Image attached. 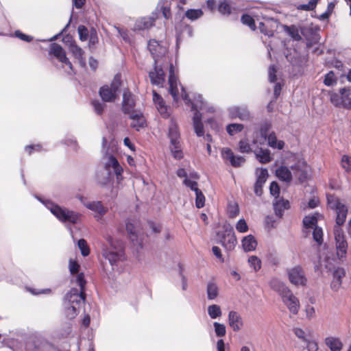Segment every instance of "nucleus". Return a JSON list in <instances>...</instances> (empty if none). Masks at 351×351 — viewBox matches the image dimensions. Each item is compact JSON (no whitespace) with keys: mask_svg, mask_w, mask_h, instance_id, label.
Returning a JSON list of instances; mask_svg holds the SVG:
<instances>
[{"mask_svg":"<svg viewBox=\"0 0 351 351\" xmlns=\"http://www.w3.org/2000/svg\"><path fill=\"white\" fill-rule=\"evenodd\" d=\"M153 101L159 112L164 117L167 116V107L165 105L163 99L155 90H153Z\"/></svg>","mask_w":351,"mask_h":351,"instance_id":"obj_27","label":"nucleus"},{"mask_svg":"<svg viewBox=\"0 0 351 351\" xmlns=\"http://www.w3.org/2000/svg\"><path fill=\"white\" fill-rule=\"evenodd\" d=\"M79 38L82 41L86 40L88 37V29L84 25H80L77 28Z\"/></svg>","mask_w":351,"mask_h":351,"instance_id":"obj_55","label":"nucleus"},{"mask_svg":"<svg viewBox=\"0 0 351 351\" xmlns=\"http://www.w3.org/2000/svg\"><path fill=\"white\" fill-rule=\"evenodd\" d=\"M326 345L329 348L330 351H341L343 343L337 337H328L325 339Z\"/></svg>","mask_w":351,"mask_h":351,"instance_id":"obj_30","label":"nucleus"},{"mask_svg":"<svg viewBox=\"0 0 351 351\" xmlns=\"http://www.w3.org/2000/svg\"><path fill=\"white\" fill-rule=\"evenodd\" d=\"M317 219L315 216H306L303 219V224L306 228H314L317 224Z\"/></svg>","mask_w":351,"mask_h":351,"instance_id":"obj_47","label":"nucleus"},{"mask_svg":"<svg viewBox=\"0 0 351 351\" xmlns=\"http://www.w3.org/2000/svg\"><path fill=\"white\" fill-rule=\"evenodd\" d=\"M213 326L215 328V332L217 337H221L225 336L226 330L224 324L218 322H214Z\"/></svg>","mask_w":351,"mask_h":351,"instance_id":"obj_53","label":"nucleus"},{"mask_svg":"<svg viewBox=\"0 0 351 351\" xmlns=\"http://www.w3.org/2000/svg\"><path fill=\"white\" fill-rule=\"evenodd\" d=\"M92 105L94 108L95 112L99 115L102 114L104 109L106 107V105L104 103L100 102L98 100L93 101Z\"/></svg>","mask_w":351,"mask_h":351,"instance_id":"obj_57","label":"nucleus"},{"mask_svg":"<svg viewBox=\"0 0 351 351\" xmlns=\"http://www.w3.org/2000/svg\"><path fill=\"white\" fill-rule=\"evenodd\" d=\"M285 32L292 38L295 41H300L302 40L301 34L304 35L303 28L299 29L295 25H284Z\"/></svg>","mask_w":351,"mask_h":351,"instance_id":"obj_26","label":"nucleus"},{"mask_svg":"<svg viewBox=\"0 0 351 351\" xmlns=\"http://www.w3.org/2000/svg\"><path fill=\"white\" fill-rule=\"evenodd\" d=\"M275 214L278 217H282L285 210L290 207L289 202L283 198L276 199L273 203Z\"/></svg>","mask_w":351,"mask_h":351,"instance_id":"obj_24","label":"nucleus"},{"mask_svg":"<svg viewBox=\"0 0 351 351\" xmlns=\"http://www.w3.org/2000/svg\"><path fill=\"white\" fill-rule=\"evenodd\" d=\"M276 69L275 68V66L271 65L269 67V70H268L269 80L270 82L273 83L276 81L277 77H276Z\"/></svg>","mask_w":351,"mask_h":351,"instance_id":"obj_63","label":"nucleus"},{"mask_svg":"<svg viewBox=\"0 0 351 351\" xmlns=\"http://www.w3.org/2000/svg\"><path fill=\"white\" fill-rule=\"evenodd\" d=\"M248 263L254 271H258L261 268V261L256 256H250L248 258Z\"/></svg>","mask_w":351,"mask_h":351,"instance_id":"obj_46","label":"nucleus"},{"mask_svg":"<svg viewBox=\"0 0 351 351\" xmlns=\"http://www.w3.org/2000/svg\"><path fill=\"white\" fill-rule=\"evenodd\" d=\"M79 199L87 208L95 212V217L98 219H101L108 211V208L100 201L88 202L82 196H80Z\"/></svg>","mask_w":351,"mask_h":351,"instance_id":"obj_10","label":"nucleus"},{"mask_svg":"<svg viewBox=\"0 0 351 351\" xmlns=\"http://www.w3.org/2000/svg\"><path fill=\"white\" fill-rule=\"evenodd\" d=\"M236 229L239 232H245L248 230V226L245 222V221L243 219H239L237 223L236 224Z\"/></svg>","mask_w":351,"mask_h":351,"instance_id":"obj_61","label":"nucleus"},{"mask_svg":"<svg viewBox=\"0 0 351 351\" xmlns=\"http://www.w3.org/2000/svg\"><path fill=\"white\" fill-rule=\"evenodd\" d=\"M269 191L271 195L274 196L276 199H278L280 193V187L277 182H272L269 186Z\"/></svg>","mask_w":351,"mask_h":351,"instance_id":"obj_59","label":"nucleus"},{"mask_svg":"<svg viewBox=\"0 0 351 351\" xmlns=\"http://www.w3.org/2000/svg\"><path fill=\"white\" fill-rule=\"evenodd\" d=\"M276 176L285 182H290L292 179V175L290 170L287 167H280L276 171Z\"/></svg>","mask_w":351,"mask_h":351,"instance_id":"obj_35","label":"nucleus"},{"mask_svg":"<svg viewBox=\"0 0 351 351\" xmlns=\"http://www.w3.org/2000/svg\"><path fill=\"white\" fill-rule=\"evenodd\" d=\"M229 217L231 218L236 217L239 213V206L237 204H229L228 209Z\"/></svg>","mask_w":351,"mask_h":351,"instance_id":"obj_58","label":"nucleus"},{"mask_svg":"<svg viewBox=\"0 0 351 351\" xmlns=\"http://www.w3.org/2000/svg\"><path fill=\"white\" fill-rule=\"evenodd\" d=\"M208 314L211 319H217L222 315L221 308L217 304H212L208 307Z\"/></svg>","mask_w":351,"mask_h":351,"instance_id":"obj_42","label":"nucleus"},{"mask_svg":"<svg viewBox=\"0 0 351 351\" xmlns=\"http://www.w3.org/2000/svg\"><path fill=\"white\" fill-rule=\"evenodd\" d=\"M229 117L231 119H239L241 121H250L253 116L246 106H234L228 108Z\"/></svg>","mask_w":351,"mask_h":351,"instance_id":"obj_9","label":"nucleus"},{"mask_svg":"<svg viewBox=\"0 0 351 351\" xmlns=\"http://www.w3.org/2000/svg\"><path fill=\"white\" fill-rule=\"evenodd\" d=\"M107 241L108 246L103 248L102 255L106 259L108 260L112 269H114V266L125 260L123 245L121 241L111 237H108Z\"/></svg>","mask_w":351,"mask_h":351,"instance_id":"obj_1","label":"nucleus"},{"mask_svg":"<svg viewBox=\"0 0 351 351\" xmlns=\"http://www.w3.org/2000/svg\"><path fill=\"white\" fill-rule=\"evenodd\" d=\"M206 293L208 300H215L219 295V288L216 283L213 282H209L207 284Z\"/></svg>","mask_w":351,"mask_h":351,"instance_id":"obj_37","label":"nucleus"},{"mask_svg":"<svg viewBox=\"0 0 351 351\" xmlns=\"http://www.w3.org/2000/svg\"><path fill=\"white\" fill-rule=\"evenodd\" d=\"M75 282L80 287V289L72 288L69 293L65 295L64 303L71 305H75L80 307L82 304L85 302L84 289L86 280L83 273L77 274L75 276Z\"/></svg>","mask_w":351,"mask_h":351,"instance_id":"obj_2","label":"nucleus"},{"mask_svg":"<svg viewBox=\"0 0 351 351\" xmlns=\"http://www.w3.org/2000/svg\"><path fill=\"white\" fill-rule=\"evenodd\" d=\"M268 145L274 149H282L284 147L285 143L282 141H278L276 134L272 132L267 136Z\"/></svg>","mask_w":351,"mask_h":351,"instance_id":"obj_34","label":"nucleus"},{"mask_svg":"<svg viewBox=\"0 0 351 351\" xmlns=\"http://www.w3.org/2000/svg\"><path fill=\"white\" fill-rule=\"evenodd\" d=\"M64 308H65V314L66 316L71 319L75 317V316L79 313V308L80 307L75 306V305H69L64 302Z\"/></svg>","mask_w":351,"mask_h":351,"instance_id":"obj_41","label":"nucleus"},{"mask_svg":"<svg viewBox=\"0 0 351 351\" xmlns=\"http://www.w3.org/2000/svg\"><path fill=\"white\" fill-rule=\"evenodd\" d=\"M46 207L60 221L62 222H70L75 224L80 219L81 215L77 212L69 210L62 208L51 202L46 203Z\"/></svg>","mask_w":351,"mask_h":351,"instance_id":"obj_3","label":"nucleus"},{"mask_svg":"<svg viewBox=\"0 0 351 351\" xmlns=\"http://www.w3.org/2000/svg\"><path fill=\"white\" fill-rule=\"evenodd\" d=\"M49 53L53 54L60 62L67 65L70 69H73L71 62L67 58L64 50L60 45L55 43H52L50 45Z\"/></svg>","mask_w":351,"mask_h":351,"instance_id":"obj_18","label":"nucleus"},{"mask_svg":"<svg viewBox=\"0 0 351 351\" xmlns=\"http://www.w3.org/2000/svg\"><path fill=\"white\" fill-rule=\"evenodd\" d=\"M97 182L101 186H106L108 185L110 182V173H106V175L104 176H99L97 177Z\"/></svg>","mask_w":351,"mask_h":351,"instance_id":"obj_62","label":"nucleus"},{"mask_svg":"<svg viewBox=\"0 0 351 351\" xmlns=\"http://www.w3.org/2000/svg\"><path fill=\"white\" fill-rule=\"evenodd\" d=\"M105 169L108 171L107 173H110V174L111 170H112L113 172L116 174L118 180L120 179V177H121L123 168L113 156L110 155L106 158V160L105 162Z\"/></svg>","mask_w":351,"mask_h":351,"instance_id":"obj_19","label":"nucleus"},{"mask_svg":"<svg viewBox=\"0 0 351 351\" xmlns=\"http://www.w3.org/2000/svg\"><path fill=\"white\" fill-rule=\"evenodd\" d=\"M244 128L243 124L241 123H230L226 126V131L230 136H233L240 132Z\"/></svg>","mask_w":351,"mask_h":351,"instance_id":"obj_43","label":"nucleus"},{"mask_svg":"<svg viewBox=\"0 0 351 351\" xmlns=\"http://www.w3.org/2000/svg\"><path fill=\"white\" fill-rule=\"evenodd\" d=\"M132 119L131 127L136 130L139 131L140 129L144 128L146 125V120L141 111L134 112L130 114Z\"/></svg>","mask_w":351,"mask_h":351,"instance_id":"obj_22","label":"nucleus"},{"mask_svg":"<svg viewBox=\"0 0 351 351\" xmlns=\"http://www.w3.org/2000/svg\"><path fill=\"white\" fill-rule=\"evenodd\" d=\"M147 48L154 57V60L156 57L165 51V49L162 48L158 42L156 40H150L147 44Z\"/></svg>","mask_w":351,"mask_h":351,"instance_id":"obj_28","label":"nucleus"},{"mask_svg":"<svg viewBox=\"0 0 351 351\" xmlns=\"http://www.w3.org/2000/svg\"><path fill=\"white\" fill-rule=\"evenodd\" d=\"M182 97L185 101L186 104H191V108L192 110L195 111L193 121L194 123H201L202 122V114L197 110V108L203 109L204 108V101L202 95H198V96L195 99V103H192L191 99L189 97L188 94L186 93L184 87H182Z\"/></svg>","mask_w":351,"mask_h":351,"instance_id":"obj_7","label":"nucleus"},{"mask_svg":"<svg viewBox=\"0 0 351 351\" xmlns=\"http://www.w3.org/2000/svg\"><path fill=\"white\" fill-rule=\"evenodd\" d=\"M345 276V271L342 268H338L333 272V280H337V286L341 284V278Z\"/></svg>","mask_w":351,"mask_h":351,"instance_id":"obj_54","label":"nucleus"},{"mask_svg":"<svg viewBox=\"0 0 351 351\" xmlns=\"http://www.w3.org/2000/svg\"><path fill=\"white\" fill-rule=\"evenodd\" d=\"M328 203L332 208L335 209L336 211L337 217L335 226L341 227V226L344 223L346 219L348 213L347 207L339 199L335 200V202L332 203L328 199Z\"/></svg>","mask_w":351,"mask_h":351,"instance_id":"obj_11","label":"nucleus"},{"mask_svg":"<svg viewBox=\"0 0 351 351\" xmlns=\"http://www.w3.org/2000/svg\"><path fill=\"white\" fill-rule=\"evenodd\" d=\"M178 77L176 74V69L172 63L169 65V93L173 97L175 101L178 99Z\"/></svg>","mask_w":351,"mask_h":351,"instance_id":"obj_17","label":"nucleus"},{"mask_svg":"<svg viewBox=\"0 0 351 351\" xmlns=\"http://www.w3.org/2000/svg\"><path fill=\"white\" fill-rule=\"evenodd\" d=\"M341 165L343 169L347 171H351V157L346 155L343 156L341 159Z\"/></svg>","mask_w":351,"mask_h":351,"instance_id":"obj_60","label":"nucleus"},{"mask_svg":"<svg viewBox=\"0 0 351 351\" xmlns=\"http://www.w3.org/2000/svg\"><path fill=\"white\" fill-rule=\"evenodd\" d=\"M170 149L173 156L176 159H180L183 157L181 145L180 142L171 143Z\"/></svg>","mask_w":351,"mask_h":351,"instance_id":"obj_44","label":"nucleus"},{"mask_svg":"<svg viewBox=\"0 0 351 351\" xmlns=\"http://www.w3.org/2000/svg\"><path fill=\"white\" fill-rule=\"evenodd\" d=\"M154 20L152 18H142L136 21L134 29L143 30L149 29L154 25Z\"/></svg>","mask_w":351,"mask_h":351,"instance_id":"obj_33","label":"nucleus"},{"mask_svg":"<svg viewBox=\"0 0 351 351\" xmlns=\"http://www.w3.org/2000/svg\"><path fill=\"white\" fill-rule=\"evenodd\" d=\"M324 83L327 86H331L337 83V79L333 71H329L326 75Z\"/></svg>","mask_w":351,"mask_h":351,"instance_id":"obj_52","label":"nucleus"},{"mask_svg":"<svg viewBox=\"0 0 351 351\" xmlns=\"http://www.w3.org/2000/svg\"><path fill=\"white\" fill-rule=\"evenodd\" d=\"M136 100L134 95L128 89L124 90L122 101V110L123 113L131 114L138 110H134Z\"/></svg>","mask_w":351,"mask_h":351,"instance_id":"obj_12","label":"nucleus"},{"mask_svg":"<svg viewBox=\"0 0 351 351\" xmlns=\"http://www.w3.org/2000/svg\"><path fill=\"white\" fill-rule=\"evenodd\" d=\"M169 137L171 143H176L180 142V133L178 131V125L172 122L169 128Z\"/></svg>","mask_w":351,"mask_h":351,"instance_id":"obj_39","label":"nucleus"},{"mask_svg":"<svg viewBox=\"0 0 351 351\" xmlns=\"http://www.w3.org/2000/svg\"><path fill=\"white\" fill-rule=\"evenodd\" d=\"M287 275L290 282L294 285L304 286L306 284L307 279L304 271L300 266L288 269Z\"/></svg>","mask_w":351,"mask_h":351,"instance_id":"obj_8","label":"nucleus"},{"mask_svg":"<svg viewBox=\"0 0 351 351\" xmlns=\"http://www.w3.org/2000/svg\"><path fill=\"white\" fill-rule=\"evenodd\" d=\"M151 83L156 86H162L165 81V74L161 66L157 65V60L154 61V70L149 72Z\"/></svg>","mask_w":351,"mask_h":351,"instance_id":"obj_16","label":"nucleus"},{"mask_svg":"<svg viewBox=\"0 0 351 351\" xmlns=\"http://www.w3.org/2000/svg\"><path fill=\"white\" fill-rule=\"evenodd\" d=\"M268 177L267 169H261L256 178L254 184V193L257 196H261L263 193V186L265 183Z\"/></svg>","mask_w":351,"mask_h":351,"instance_id":"obj_21","label":"nucleus"},{"mask_svg":"<svg viewBox=\"0 0 351 351\" xmlns=\"http://www.w3.org/2000/svg\"><path fill=\"white\" fill-rule=\"evenodd\" d=\"M257 160L263 164L268 163L271 160L270 151L267 149L259 148L254 152Z\"/></svg>","mask_w":351,"mask_h":351,"instance_id":"obj_32","label":"nucleus"},{"mask_svg":"<svg viewBox=\"0 0 351 351\" xmlns=\"http://www.w3.org/2000/svg\"><path fill=\"white\" fill-rule=\"evenodd\" d=\"M271 127V125L269 121L262 123L259 130L256 132L253 136L252 143L254 145H264Z\"/></svg>","mask_w":351,"mask_h":351,"instance_id":"obj_15","label":"nucleus"},{"mask_svg":"<svg viewBox=\"0 0 351 351\" xmlns=\"http://www.w3.org/2000/svg\"><path fill=\"white\" fill-rule=\"evenodd\" d=\"M313 237L314 241H316L318 245H321L323 242L322 229L321 228L315 226L313 228Z\"/></svg>","mask_w":351,"mask_h":351,"instance_id":"obj_48","label":"nucleus"},{"mask_svg":"<svg viewBox=\"0 0 351 351\" xmlns=\"http://www.w3.org/2000/svg\"><path fill=\"white\" fill-rule=\"evenodd\" d=\"M239 151L242 153H249L251 152L250 145L247 139H243L239 141Z\"/></svg>","mask_w":351,"mask_h":351,"instance_id":"obj_56","label":"nucleus"},{"mask_svg":"<svg viewBox=\"0 0 351 351\" xmlns=\"http://www.w3.org/2000/svg\"><path fill=\"white\" fill-rule=\"evenodd\" d=\"M193 128H194L196 134L198 136H204V125L202 122L201 123H194Z\"/></svg>","mask_w":351,"mask_h":351,"instance_id":"obj_64","label":"nucleus"},{"mask_svg":"<svg viewBox=\"0 0 351 351\" xmlns=\"http://www.w3.org/2000/svg\"><path fill=\"white\" fill-rule=\"evenodd\" d=\"M78 247L81 251V254L83 256H86L90 253V250L88 246L87 242L85 239H81L77 242Z\"/></svg>","mask_w":351,"mask_h":351,"instance_id":"obj_50","label":"nucleus"},{"mask_svg":"<svg viewBox=\"0 0 351 351\" xmlns=\"http://www.w3.org/2000/svg\"><path fill=\"white\" fill-rule=\"evenodd\" d=\"M269 286L274 291L277 292L281 298L290 290L284 282L277 278L271 280Z\"/></svg>","mask_w":351,"mask_h":351,"instance_id":"obj_25","label":"nucleus"},{"mask_svg":"<svg viewBox=\"0 0 351 351\" xmlns=\"http://www.w3.org/2000/svg\"><path fill=\"white\" fill-rule=\"evenodd\" d=\"M204 14L201 9H189L186 11L184 16L191 21H195L201 18Z\"/></svg>","mask_w":351,"mask_h":351,"instance_id":"obj_40","label":"nucleus"},{"mask_svg":"<svg viewBox=\"0 0 351 351\" xmlns=\"http://www.w3.org/2000/svg\"><path fill=\"white\" fill-rule=\"evenodd\" d=\"M282 302L288 308L289 311L293 315H297L300 309V301L292 291L289 290L282 298Z\"/></svg>","mask_w":351,"mask_h":351,"instance_id":"obj_13","label":"nucleus"},{"mask_svg":"<svg viewBox=\"0 0 351 351\" xmlns=\"http://www.w3.org/2000/svg\"><path fill=\"white\" fill-rule=\"evenodd\" d=\"M228 322L234 331H239L243 325L241 317L237 312L234 311L229 312Z\"/></svg>","mask_w":351,"mask_h":351,"instance_id":"obj_23","label":"nucleus"},{"mask_svg":"<svg viewBox=\"0 0 351 351\" xmlns=\"http://www.w3.org/2000/svg\"><path fill=\"white\" fill-rule=\"evenodd\" d=\"M70 52L73 54V56L78 60L81 66L84 67L86 66V60L84 58V51L76 43L71 47H69Z\"/></svg>","mask_w":351,"mask_h":351,"instance_id":"obj_31","label":"nucleus"},{"mask_svg":"<svg viewBox=\"0 0 351 351\" xmlns=\"http://www.w3.org/2000/svg\"><path fill=\"white\" fill-rule=\"evenodd\" d=\"M195 193V206L197 208H200L204 206L205 197L201 190L196 189Z\"/></svg>","mask_w":351,"mask_h":351,"instance_id":"obj_49","label":"nucleus"},{"mask_svg":"<svg viewBox=\"0 0 351 351\" xmlns=\"http://www.w3.org/2000/svg\"><path fill=\"white\" fill-rule=\"evenodd\" d=\"M276 23L277 21L274 20V19L267 18L265 19V23H259L260 31L265 35L268 36L269 37L273 36L274 29L275 27H277Z\"/></svg>","mask_w":351,"mask_h":351,"instance_id":"obj_20","label":"nucleus"},{"mask_svg":"<svg viewBox=\"0 0 351 351\" xmlns=\"http://www.w3.org/2000/svg\"><path fill=\"white\" fill-rule=\"evenodd\" d=\"M232 8L230 3L226 0L221 1L218 7L219 12L222 14L226 15H229L232 13Z\"/></svg>","mask_w":351,"mask_h":351,"instance_id":"obj_45","label":"nucleus"},{"mask_svg":"<svg viewBox=\"0 0 351 351\" xmlns=\"http://www.w3.org/2000/svg\"><path fill=\"white\" fill-rule=\"evenodd\" d=\"M121 86V76L117 74L110 85H104L99 89V95L104 102L114 101Z\"/></svg>","mask_w":351,"mask_h":351,"instance_id":"obj_4","label":"nucleus"},{"mask_svg":"<svg viewBox=\"0 0 351 351\" xmlns=\"http://www.w3.org/2000/svg\"><path fill=\"white\" fill-rule=\"evenodd\" d=\"M126 231L129 235L130 240L134 243H136L138 245L141 244V242L138 241L137 230H136L135 226L132 223L128 222L126 223Z\"/></svg>","mask_w":351,"mask_h":351,"instance_id":"obj_36","label":"nucleus"},{"mask_svg":"<svg viewBox=\"0 0 351 351\" xmlns=\"http://www.w3.org/2000/svg\"><path fill=\"white\" fill-rule=\"evenodd\" d=\"M294 173L301 182L305 181L308 175V167L306 165H304L302 168L299 165L295 166Z\"/></svg>","mask_w":351,"mask_h":351,"instance_id":"obj_38","label":"nucleus"},{"mask_svg":"<svg viewBox=\"0 0 351 351\" xmlns=\"http://www.w3.org/2000/svg\"><path fill=\"white\" fill-rule=\"evenodd\" d=\"M221 156L223 160L229 161L230 165L234 167H239L245 162L244 157L234 156L232 151L228 147H223L221 149Z\"/></svg>","mask_w":351,"mask_h":351,"instance_id":"obj_14","label":"nucleus"},{"mask_svg":"<svg viewBox=\"0 0 351 351\" xmlns=\"http://www.w3.org/2000/svg\"><path fill=\"white\" fill-rule=\"evenodd\" d=\"M241 20L243 24L249 26L252 30L256 29L255 21L250 15L243 14Z\"/></svg>","mask_w":351,"mask_h":351,"instance_id":"obj_51","label":"nucleus"},{"mask_svg":"<svg viewBox=\"0 0 351 351\" xmlns=\"http://www.w3.org/2000/svg\"><path fill=\"white\" fill-rule=\"evenodd\" d=\"M217 237L219 240V243L227 251L232 250L237 243L233 228L229 224L224 225L223 230L217 232Z\"/></svg>","mask_w":351,"mask_h":351,"instance_id":"obj_5","label":"nucleus"},{"mask_svg":"<svg viewBox=\"0 0 351 351\" xmlns=\"http://www.w3.org/2000/svg\"><path fill=\"white\" fill-rule=\"evenodd\" d=\"M242 246L245 252H252L255 250L257 246V242L254 237L250 234L243 239Z\"/></svg>","mask_w":351,"mask_h":351,"instance_id":"obj_29","label":"nucleus"},{"mask_svg":"<svg viewBox=\"0 0 351 351\" xmlns=\"http://www.w3.org/2000/svg\"><path fill=\"white\" fill-rule=\"evenodd\" d=\"M334 237L335 241L336 254L339 259L346 256L348 250V242L343 230L338 226H334Z\"/></svg>","mask_w":351,"mask_h":351,"instance_id":"obj_6","label":"nucleus"}]
</instances>
